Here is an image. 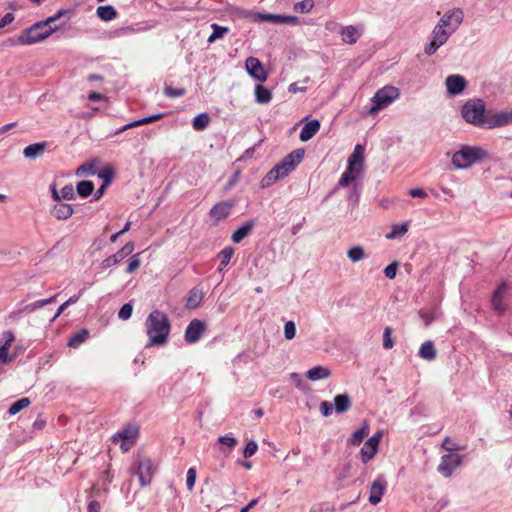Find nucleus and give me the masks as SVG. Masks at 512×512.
I'll return each mask as SVG.
<instances>
[{"label":"nucleus","mask_w":512,"mask_h":512,"mask_svg":"<svg viewBox=\"0 0 512 512\" xmlns=\"http://www.w3.org/2000/svg\"><path fill=\"white\" fill-rule=\"evenodd\" d=\"M512 124V112L511 111H493L487 110L486 117L484 118L483 126L484 129H493L503 127Z\"/></svg>","instance_id":"nucleus-9"},{"label":"nucleus","mask_w":512,"mask_h":512,"mask_svg":"<svg viewBox=\"0 0 512 512\" xmlns=\"http://www.w3.org/2000/svg\"><path fill=\"white\" fill-rule=\"evenodd\" d=\"M9 349L7 346H0V366L12 361V358L9 356Z\"/></svg>","instance_id":"nucleus-59"},{"label":"nucleus","mask_w":512,"mask_h":512,"mask_svg":"<svg viewBox=\"0 0 512 512\" xmlns=\"http://www.w3.org/2000/svg\"><path fill=\"white\" fill-rule=\"evenodd\" d=\"M96 15L103 21H111L116 18L117 11L111 5L99 6L96 10Z\"/></svg>","instance_id":"nucleus-32"},{"label":"nucleus","mask_w":512,"mask_h":512,"mask_svg":"<svg viewBox=\"0 0 512 512\" xmlns=\"http://www.w3.org/2000/svg\"><path fill=\"white\" fill-rule=\"evenodd\" d=\"M383 432L381 430L374 433L365 443L374 451L378 450L379 442L382 438Z\"/></svg>","instance_id":"nucleus-50"},{"label":"nucleus","mask_w":512,"mask_h":512,"mask_svg":"<svg viewBox=\"0 0 512 512\" xmlns=\"http://www.w3.org/2000/svg\"><path fill=\"white\" fill-rule=\"evenodd\" d=\"M46 146L45 142L30 144L24 148L23 155L28 159H36L44 153Z\"/></svg>","instance_id":"nucleus-27"},{"label":"nucleus","mask_w":512,"mask_h":512,"mask_svg":"<svg viewBox=\"0 0 512 512\" xmlns=\"http://www.w3.org/2000/svg\"><path fill=\"white\" fill-rule=\"evenodd\" d=\"M98 176L104 180L105 185H108L113 180L114 172L111 168H105L98 173Z\"/></svg>","instance_id":"nucleus-58"},{"label":"nucleus","mask_w":512,"mask_h":512,"mask_svg":"<svg viewBox=\"0 0 512 512\" xmlns=\"http://www.w3.org/2000/svg\"><path fill=\"white\" fill-rule=\"evenodd\" d=\"M464 19V13L460 8H454L445 12V14L440 18L436 25H440L441 28L449 29L455 32Z\"/></svg>","instance_id":"nucleus-11"},{"label":"nucleus","mask_w":512,"mask_h":512,"mask_svg":"<svg viewBox=\"0 0 512 512\" xmlns=\"http://www.w3.org/2000/svg\"><path fill=\"white\" fill-rule=\"evenodd\" d=\"M397 268H398L397 262H392L391 264L386 266V268L384 269V275L388 279H394L396 276Z\"/></svg>","instance_id":"nucleus-61"},{"label":"nucleus","mask_w":512,"mask_h":512,"mask_svg":"<svg viewBox=\"0 0 512 512\" xmlns=\"http://www.w3.org/2000/svg\"><path fill=\"white\" fill-rule=\"evenodd\" d=\"M361 149L360 145L355 147L354 152L348 158V165L363 170V155Z\"/></svg>","instance_id":"nucleus-35"},{"label":"nucleus","mask_w":512,"mask_h":512,"mask_svg":"<svg viewBox=\"0 0 512 512\" xmlns=\"http://www.w3.org/2000/svg\"><path fill=\"white\" fill-rule=\"evenodd\" d=\"M420 318L424 321L425 326H429L435 319H437V311L421 309L419 311Z\"/></svg>","instance_id":"nucleus-44"},{"label":"nucleus","mask_w":512,"mask_h":512,"mask_svg":"<svg viewBox=\"0 0 512 512\" xmlns=\"http://www.w3.org/2000/svg\"><path fill=\"white\" fill-rule=\"evenodd\" d=\"M418 355L420 358L432 361L436 358L437 352L432 341L424 342L419 349Z\"/></svg>","instance_id":"nucleus-28"},{"label":"nucleus","mask_w":512,"mask_h":512,"mask_svg":"<svg viewBox=\"0 0 512 512\" xmlns=\"http://www.w3.org/2000/svg\"><path fill=\"white\" fill-rule=\"evenodd\" d=\"M258 450V445L254 440H250L246 443V446L243 451V456L245 458L252 457Z\"/></svg>","instance_id":"nucleus-54"},{"label":"nucleus","mask_w":512,"mask_h":512,"mask_svg":"<svg viewBox=\"0 0 512 512\" xmlns=\"http://www.w3.org/2000/svg\"><path fill=\"white\" fill-rule=\"evenodd\" d=\"M361 173H362L361 169H359V168L356 169L352 166L347 165V168L341 175L337 185L332 189V191L328 194L327 197H330L331 195L336 193V191L339 188L348 187L351 184L355 183L356 179L360 176Z\"/></svg>","instance_id":"nucleus-14"},{"label":"nucleus","mask_w":512,"mask_h":512,"mask_svg":"<svg viewBox=\"0 0 512 512\" xmlns=\"http://www.w3.org/2000/svg\"><path fill=\"white\" fill-rule=\"evenodd\" d=\"M347 257L352 262L361 261L365 257L364 249L361 246H353L347 251Z\"/></svg>","instance_id":"nucleus-43"},{"label":"nucleus","mask_w":512,"mask_h":512,"mask_svg":"<svg viewBox=\"0 0 512 512\" xmlns=\"http://www.w3.org/2000/svg\"><path fill=\"white\" fill-rule=\"evenodd\" d=\"M256 225L255 220H248L243 223L240 227H238L232 234L231 240L234 243H240L244 238H246L253 230Z\"/></svg>","instance_id":"nucleus-22"},{"label":"nucleus","mask_w":512,"mask_h":512,"mask_svg":"<svg viewBox=\"0 0 512 512\" xmlns=\"http://www.w3.org/2000/svg\"><path fill=\"white\" fill-rule=\"evenodd\" d=\"M272 99L271 91L262 85H256L255 87V100L259 104H267Z\"/></svg>","instance_id":"nucleus-31"},{"label":"nucleus","mask_w":512,"mask_h":512,"mask_svg":"<svg viewBox=\"0 0 512 512\" xmlns=\"http://www.w3.org/2000/svg\"><path fill=\"white\" fill-rule=\"evenodd\" d=\"M2 336H3V340H4V343L2 345L7 346V348H10L11 344L15 340V336H14L13 332L10 330L5 331V332H3Z\"/></svg>","instance_id":"nucleus-63"},{"label":"nucleus","mask_w":512,"mask_h":512,"mask_svg":"<svg viewBox=\"0 0 512 512\" xmlns=\"http://www.w3.org/2000/svg\"><path fill=\"white\" fill-rule=\"evenodd\" d=\"M445 85L448 94L451 96H456L461 94L465 90L467 82L463 76L453 74L446 77Z\"/></svg>","instance_id":"nucleus-18"},{"label":"nucleus","mask_w":512,"mask_h":512,"mask_svg":"<svg viewBox=\"0 0 512 512\" xmlns=\"http://www.w3.org/2000/svg\"><path fill=\"white\" fill-rule=\"evenodd\" d=\"M408 231L407 223L395 224L392 226L391 231L386 234L387 239H397L404 236Z\"/></svg>","instance_id":"nucleus-38"},{"label":"nucleus","mask_w":512,"mask_h":512,"mask_svg":"<svg viewBox=\"0 0 512 512\" xmlns=\"http://www.w3.org/2000/svg\"><path fill=\"white\" fill-rule=\"evenodd\" d=\"M342 39L347 44H354L357 42L360 32L352 25L346 26L341 30Z\"/></svg>","instance_id":"nucleus-30"},{"label":"nucleus","mask_w":512,"mask_h":512,"mask_svg":"<svg viewBox=\"0 0 512 512\" xmlns=\"http://www.w3.org/2000/svg\"><path fill=\"white\" fill-rule=\"evenodd\" d=\"M453 33L454 32L449 29L435 25L430 35V41L424 46V53L428 56L435 54L436 51L449 40Z\"/></svg>","instance_id":"nucleus-7"},{"label":"nucleus","mask_w":512,"mask_h":512,"mask_svg":"<svg viewBox=\"0 0 512 512\" xmlns=\"http://www.w3.org/2000/svg\"><path fill=\"white\" fill-rule=\"evenodd\" d=\"M296 335V325L293 321H287L284 325V337L292 340Z\"/></svg>","instance_id":"nucleus-53"},{"label":"nucleus","mask_w":512,"mask_h":512,"mask_svg":"<svg viewBox=\"0 0 512 512\" xmlns=\"http://www.w3.org/2000/svg\"><path fill=\"white\" fill-rule=\"evenodd\" d=\"M30 405L29 398H21L15 401L8 409L9 415H15Z\"/></svg>","instance_id":"nucleus-42"},{"label":"nucleus","mask_w":512,"mask_h":512,"mask_svg":"<svg viewBox=\"0 0 512 512\" xmlns=\"http://www.w3.org/2000/svg\"><path fill=\"white\" fill-rule=\"evenodd\" d=\"M255 19L261 22H271L274 24H280L281 15L271 13H258Z\"/></svg>","instance_id":"nucleus-45"},{"label":"nucleus","mask_w":512,"mask_h":512,"mask_svg":"<svg viewBox=\"0 0 512 512\" xmlns=\"http://www.w3.org/2000/svg\"><path fill=\"white\" fill-rule=\"evenodd\" d=\"M146 332L149 337L147 346H162L168 341L171 325L168 316L160 311L153 310L145 321Z\"/></svg>","instance_id":"nucleus-2"},{"label":"nucleus","mask_w":512,"mask_h":512,"mask_svg":"<svg viewBox=\"0 0 512 512\" xmlns=\"http://www.w3.org/2000/svg\"><path fill=\"white\" fill-rule=\"evenodd\" d=\"M89 172L90 174H95V166L92 163H84L76 170V175L80 176L84 173Z\"/></svg>","instance_id":"nucleus-60"},{"label":"nucleus","mask_w":512,"mask_h":512,"mask_svg":"<svg viewBox=\"0 0 512 512\" xmlns=\"http://www.w3.org/2000/svg\"><path fill=\"white\" fill-rule=\"evenodd\" d=\"M234 205L235 203L232 201L219 202L210 209L209 215L214 220V223L218 224L230 215Z\"/></svg>","instance_id":"nucleus-17"},{"label":"nucleus","mask_w":512,"mask_h":512,"mask_svg":"<svg viewBox=\"0 0 512 512\" xmlns=\"http://www.w3.org/2000/svg\"><path fill=\"white\" fill-rule=\"evenodd\" d=\"M218 443L222 446H225L226 449H223V453L228 455L232 449L236 446V444L238 443L237 439L231 435H224V436H220L218 438Z\"/></svg>","instance_id":"nucleus-40"},{"label":"nucleus","mask_w":512,"mask_h":512,"mask_svg":"<svg viewBox=\"0 0 512 512\" xmlns=\"http://www.w3.org/2000/svg\"><path fill=\"white\" fill-rule=\"evenodd\" d=\"M319 129H320L319 120L313 119V120L307 122L303 126V128L300 132V135H299L300 140L303 142L309 141L316 135V133L319 131Z\"/></svg>","instance_id":"nucleus-23"},{"label":"nucleus","mask_w":512,"mask_h":512,"mask_svg":"<svg viewBox=\"0 0 512 512\" xmlns=\"http://www.w3.org/2000/svg\"><path fill=\"white\" fill-rule=\"evenodd\" d=\"M376 453H377V451H374L371 447H369L365 443L364 446L360 450L361 459H362L363 463H367L368 461H370L375 456Z\"/></svg>","instance_id":"nucleus-49"},{"label":"nucleus","mask_w":512,"mask_h":512,"mask_svg":"<svg viewBox=\"0 0 512 512\" xmlns=\"http://www.w3.org/2000/svg\"><path fill=\"white\" fill-rule=\"evenodd\" d=\"M400 96V91L394 86H384L379 89L372 97V106L369 109L370 114H374L379 110L389 106L394 100Z\"/></svg>","instance_id":"nucleus-6"},{"label":"nucleus","mask_w":512,"mask_h":512,"mask_svg":"<svg viewBox=\"0 0 512 512\" xmlns=\"http://www.w3.org/2000/svg\"><path fill=\"white\" fill-rule=\"evenodd\" d=\"M203 297L204 294L201 288H192L187 295L185 307L189 310L196 309L197 307L200 306Z\"/></svg>","instance_id":"nucleus-24"},{"label":"nucleus","mask_w":512,"mask_h":512,"mask_svg":"<svg viewBox=\"0 0 512 512\" xmlns=\"http://www.w3.org/2000/svg\"><path fill=\"white\" fill-rule=\"evenodd\" d=\"M233 254H234V249L231 246H227L219 252V254H218V257L220 259V264H219V268H218L219 271H222L229 264Z\"/></svg>","instance_id":"nucleus-36"},{"label":"nucleus","mask_w":512,"mask_h":512,"mask_svg":"<svg viewBox=\"0 0 512 512\" xmlns=\"http://www.w3.org/2000/svg\"><path fill=\"white\" fill-rule=\"evenodd\" d=\"M506 284L501 283L492 295L491 304L493 309L498 313L502 314L506 309L507 305L504 302V295L506 292Z\"/></svg>","instance_id":"nucleus-20"},{"label":"nucleus","mask_w":512,"mask_h":512,"mask_svg":"<svg viewBox=\"0 0 512 512\" xmlns=\"http://www.w3.org/2000/svg\"><path fill=\"white\" fill-rule=\"evenodd\" d=\"M487 155L486 151L478 147L465 146L452 156V163L458 169H465Z\"/></svg>","instance_id":"nucleus-5"},{"label":"nucleus","mask_w":512,"mask_h":512,"mask_svg":"<svg viewBox=\"0 0 512 512\" xmlns=\"http://www.w3.org/2000/svg\"><path fill=\"white\" fill-rule=\"evenodd\" d=\"M299 19L296 16L281 15L280 24L296 25Z\"/></svg>","instance_id":"nucleus-64"},{"label":"nucleus","mask_w":512,"mask_h":512,"mask_svg":"<svg viewBox=\"0 0 512 512\" xmlns=\"http://www.w3.org/2000/svg\"><path fill=\"white\" fill-rule=\"evenodd\" d=\"M185 94L186 90L184 88H173L171 86H166L164 88V95L168 98L182 97Z\"/></svg>","instance_id":"nucleus-47"},{"label":"nucleus","mask_w":512,"mask_h":512,"mask_svg":"<svg viewBox=\"0 0 512 512\" xmlns=\"http://www.w3.org/2000/svg\"><path fill=\"white\" fill-rule=\"evenodd\" d=\"M487 109L482 99L468 100L461 109V115L466 122L482 128Z\"/></svg>","instance_id":"nucleus-4"},{"label":"nucleus","mask_w":512,"mask_h":512,"mask_svg":"<svg viewBox=\"0 0 512 512\" xmlns=\"http://www.w3.org/2000/svg\"><path fill=\"white\" fill-rule=\"evenodd\" d=\"M196 476V469L194 467L189 468L186 475V485L189 491H192L195 486Z\"/></svg>","instance_id":"nucleus-51"},{"label":"nucleus","mask_w":512,"mask_h":512,"mask_svg":"<svg viewBox=\"0 0 512 512\" xmlns=\"http://www.w3.org/2000/svg\"><path fill=\"white\" fill-rule=\"evenodd\" d=\"M349 187V193L347 196L348 201L352 203H357L360 197L361 188L356 184L353 183Z\"/></svg>","instance_id":"nucleus-48"},{"label":"nucleus","mask_w":512,"mask_h":512,"mask_svg":"<svg viewBox=\"0 0 512 512\" xmlns=\"http://www.w3.org/2000/svg\"><path fill=\"white\" fill-rule=\"evenodd\" d=\"M463 457L457 453L444 454L441 457V462L437 467V471L444 476L449 478L453 472L461 465Z\"/></svg>","instance_id":"nucleus-10"},{"label":"nucleus","mask_w":512,"mask_h":512,"mask_svg":"<svg viewBox=\"0 0 512 512\" xmlns=\"http://www.w3.org/2000/svg\"><path fill=\"white\" fill-rule=\"evenodd\" d=\"M210 122V117L207 113H200L193 119V128L196 131H203L207 128Z\"/></svg>","instance_id":"nucleus-41"},{"label":"nucleus","mask_w":512,"mask_h":512,"mask_svg":"<svg viewBox=\"0 0 512 512\" xmlns=\"http://www.w3.org/2000/svg\"><path fill=\"white\" fill-rule=\"evenodd\" d=\"M51 215L57 220H67L73 213V207L71 204L64 203L62 201L55 203L50 210Z\"/></svg>","instance_id":"nucleus-21"},{"label":"nucleus","mask_w":512,"mask_h":512,"mask_svg":"<svg viewBox=\"0 0 512 512\" xmlns=\"http://www.w3.org/2000/svg\"><path fill=\"white\" fill-rule=\"evenodd\" d=\"M138 432L139 430L136 425L128 424L123 429L115 433L111 439L114 443L121 442L120 447L124 452H126L135 444Z\"/></svg>","instance_id":"nucleus-8"},{"label":"nucleus","mask_w":512,"mask_h":512,"mask_svg":"<svg viewBox=\"0 0 512 512\" xmlns=\"http://www.w3.org/2000/svg\"><path fill=\"white\" fill-rule=\"evenodd\" d=\"M370 425L368 421L364 420L361 427L357 429L348 439V443L353 446H359L365 437L369 435Z\"/></svg>","instance_id":"nucleus-25"},{"label":"nucleus","mask_w":512,"mask_h":512,"mask_svg":"<svg viewBox=\"0 0 512 512\" xmlns=\"http://www.w3.org/2000/svg\"><path fill=\"white\" fill-rule=\"evenodd\" d=\"M245 68L252 78L260 82L267 80V73L258 58L248 57L245 61Z\"/></svg>","instance_id":"nucleus-15"},{"label":"nucleus","mask_w":512,"mask_h":512,"mask_svg":"<svg viewBox=\"0 0 512 512\" xmlns=\"http://www.w3.org/2000/svg\"><path fill=\"white\" fill-rule=\"evenodd\" d=\"M211 28H212L213 32L207 39L208 43L215 42L217 39L224 37L229 32L228 27L220 26L216 23H213L211 25Z\"/></svg>","instance_id":"nucleus-39"},{"label":"nucleus","mask_w":512,"mask_h":512,"mask_svg":"<svg viewBox=\"0 0 512 512\" xmlns=\"http://www.w3.org/2000/svg\"><path fill=\"white\" fill-rule=\"evenodd\" d=\"M386 487L387 481L385 477L383 475H379L374 480L370 488L369 502L372 505H376L381 501L384 491L386 490Z\"/></svg>","instance_id":"nucleus-19"},{"label":"nucleus","mask_w":512,"mask_h":512,"mask_svg":"<svg viewBox=\"0 0 512 512\" xmlns=\"http://www.w3.org/2000/svg\"><path fill=\"white\" fill-rule=\"evenodd\" d=\"M140 264H141V262H140V259H139V254L133 255L129 259L126 272L129 273V274L135 272L140 267Z\"/></svg>","instance_id":"nucleus-56"},{"label":"nucleus","mask_w":512,"mask_h":512,"mask_svg":"<svg viewBox=\"0 0 512 512\" xmlns=\"http://www.w3.org/2000/svg\"><path fill=\"white\" fill-rule=\"evenodd\" d=\"M133 474L137 475L142 487L148 486L154 474V467L151 459L145 458L138 462Z\"/></svg>","instance_id":"nucleus-12"},{"label":"nucleus","mask_w":512,"mask_h":512,"mask_svg":"<svg viewBox=\"0 0 512 512\" xmlns=\"http://www.w3.org/2000/svg\"><path fill=\"white\" fill-rule=\"evenodd\" d=\"M314 7L313 0H302L294 5V10L300 13H308Z\"/></svg>","instance_id":"nucleus-46"},{"label":"nucleus","mask_w":512,"mask_h":512,"mask_svg":"<svg viewBox=\"0 0 512 512\" xmlns=\"http://www.w3.org/2000/svg\"><path fill=\"white\" fill-rule=\"evenodd\" d=\"M330 374L331 372L328 368L320 365L309 369L306 373L307 378L311 381L326 379Z\"/></svg>","instance_id":"nucleus-29"},{"label":"nucleus","mask_w":512,"mask_h":512,"mask_svg":"<svg viewBox=\"0 0 512 512\" xmlns=\"http://www.w3.org/2000/svg\"><path fill=\"white\" fill-rule=\"evenodd\" d=\"M133 250H134V243L133 242L126 243L118 252L105 258L101 262V265H100L101 268L103 270H105L113 265L120 263L124 258H126L128 255H130L133 252Z\"/></svg>","instance_id":"nucleus-16"},{"label":"nucleus","mask_w":512,"mask_h":512,"mask_svg":"<svg viewBox=\"0 0 512 512\" xmlns=\"http://www.w3.org/2000/svg\"><path fill=\"white\" fill-rule=\"evenodd\" d=\"M55 299H56V295H54L50 298H47V299L37 300L35 302L25 305L23 308H21V311L26 312V313L34 312L48 304L53 303L55 301Z\"/></svg>","instance_id":"nucleus-33"},{"label":"nucleus","mask_w":512,"mask_h":512,"mask_svg":"<svg viewBox=\"0 0 512 512\" xmlns=\"http://www.w3.org/2000/svg\"><path fill=\"white\" fill-rule=\"evenodd\" d=\"M89 337V332L85 329L75 333L71 336L68 341V346L71 348H78L82 343H84Z\"/></svg>","instance_id":"nucleus-37"},{"label":"nucleus","mask_w":512,"mask_h":512,"mask_svg":"<svg viewBox=\"0 0 512 512\" xmlns=\"http://www.w3.org/2000/svg\"><path fill=\"white\" fill-rule=\"evenodd\" d=\"M94 191V183L89 180H82L76 185V192L82 198H87Z\"/></svg>","instance_id":"nucleus-34"},{"label":"nucleus","mask_w":512,"mask_h":512,"mask_svg":"<svg viewBox=\"0 0 512 512\" xmlns=\"http://www.w3.org/2000/svg\"><path fill=\"white\" fill-rule=\"evenodd\" d=\"M75 198L76 194L74 191V187L71 184H67L61 189L62 200H74Z\"/></svg>","instance_id":"nucleus-52"},{"label":"nucleus","mask_w":512,"mask_h":512,"mask_svg":"<svg viewBox=\"0 0 512 512\" xmlns=\"http://www.w3.org/2000/svg\"><path fill=\"white\" fill-rule=\"evenodd\" d=\"M304 157L303 149L293 150L291 153L286 155L283 160L276 164L262 179V187H269L273 185L279 179L286 177L292 172Z\"/></svg>","instance_id":"nucleus-3"},{"label":"nucleus","mask_w":512,"mask_h":512,"mask_svg":"<svg viewBox=\"0 0 512 512\" xmlns=\"http://www.w3.org/2000/svg\"><path fill=\"white\" fill-rule=\"evenodd\" d=\"M352 406L351 397L344 393L338 394L334 397V408L337 413H344Z\"/></svg>","instance_id":"nucleus-26"},{"label":"nucleus","mask_w":512,"mask_h":512,"mask_svg":"<svg viewBox=\"0 0 512 512\" xmlns=\"http://www.w3.org/2000/svg\"><path fill=\"white\" fill-rule=\"evenodd\" d=\"M206 330V325L199 319H193L186 327L184 339L187 343L193 344L200 340Z\"/></svg>","instance_id":"nucleus-13"},{"label":"nucleus","mask_w":512,"mask_h":512,"mask_svg":"<svg viewBox=\"0 0 512 512\" xmlns=\"http://www.w3.org/2000/svg\"><path fill=\"white\" fill-rule=\"evenodd\" d=\"M391 334L392 329L390 327H386L383 332V347L385 349H391L394 345Z\"/></svg>","instance_id":"nucleus-57"},{"label":"nucleus","mask_w":512,"mask_h":512,"mask_svg":"<svg viewBox=\"0 0 512 512\" xmlns=\"http://www.w3.org/2000/svg\"><path fill=\"white\" fill-rule=\"evenodd\" d=\"M66 13V10H59L53 16H50L45 20L38 21L32 26L24 29L18 36L17 43L21 45H31L48 38L52 33L63 26V24L56 25L55 22Z\"/></svg>","instance_id":"nucleus-1"},{"label":"nucleus","mask_w":512,"mask_h":512,"mask_svg":"<svg viewBox=\"0 0 512 512\" xmlns=\"http://www.w3.org/2000/svg\"><path fill=\"white\" fill-rule=\"evenodd\" d=\"M320 411L323 416L328 417L332 414L333 405L328 401H322L320 403Z\"/></svg>","instance_id":"nucleus-62"},{"label":"nucleus","mask_w":512,"mask_h":512,"mask_svg":"<svg viewBox=\"0 0 512 512\" xmlns=\"http://www.w3.org/2000/svg\"><path fill=\"white\" fill-rule=\"evenodd\" d=\"M133 311V306L131 303H125L118 312V317L122 320H128Z\"/></svg>","instance_id":"nucleus-55"}]
</instances>
